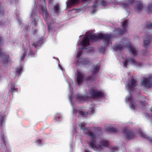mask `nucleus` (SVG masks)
Returning a JSON list of instances; mask_svg holds the SVG:
<instances>
[{
	"instance_id": "nucleus-1",
	"label": "nucleus",
	"mask_w": 152,
	"mask_h": 152,
	"mask_svg": "<svg viewBox=\"0 0 152 152\" xmlns=\"http://www.w3.org/2000/svg\"><path fill=\"white\" fill-rule=\"evenodd\" d=\"M111 37V35L109 34H94L91 32H87L85 37L81 42L80 44L83 47L88 46L89 45L90 40L95 41L98 38H102L105 40L104 44L105 45L108 46V44H106V42L108 43Z\"/></svg>"
},
{
	"instance_id": "nucleus-2",
	"label": "nucleus",
	"mask_w": 152,
	"mask_h": 152,
	"mask_svg": "<svg viewBox=\"0 0 152 152\" xmlns=\"http://www.w3.org/2000/svg\"><path fill=\"white\" fill-rule=\"evenodd\" d=\"M84 123H81L80 124V128L83 130L84 133L88 134L92 137V140L90 141L89 145L94 150L98 151L102 149V147L101 146H97L96 145V141L95 136L94 134H93L90 131L89 129L87 128L85 126Z\"/></svg>"
},
{
	"instance_id": "nucleus-3",
	"label": "nucleus",
	"mask_w": 152,
	"mask_h": 152,
	"mask_svg": "<svg viewBox=\"0 0 152 152\" xmlns=\"http://www.w3.org/2000/svg\"><path fill=\"white\" fill-rule=\"evenodd\" d=\"M141 84L147 88L152 87V79L144 78L141 82Z\"/></svg>"
},
{
	"instance_id": "nucleus-4",
	"label": "nucleus",
	"mask_w": 152,
	"mask_h": 152,
	"mask_svg": "<svg viewBox=\"0 0 152 152\" xmlns=\"http://www.w3.org/2000/svg\"><path fill=\"white\" fill-rule=\"evenodd\" d=\"M126 102H130L129 106L131 109H134L136 108V104L133 101L132 99L131 95L129 94L126 97Z\"/></svg>"
},
{
	"instance_id": "nucleus-5",
	"label": "nucleus",
	"mask_w": 152,
	"mask_h": 152,
	"mask_svg": "<svg viewBox=\"0 0 152 152\" xmlns=\"http://www.w3.org/2000/svg\"><path fill=\"white\" fill-rule=\"evenodd\" d=\"M123 66L124 67H126L127 65L134 64L137 65V62L133 59H130L123 61Z\"/></svg>"
},
{
	"instance_id": "nucleus-6",
	"label": "nucleus",
	"mask_w": 152,
	"mask_h": 152,
	"mask_svg": "<svg viewBox=\"0 0 152 152\" xmlns=\"http://www.w3.org/2000/svg\"><path fill=\"white\" fill-rule=\"evenodd\" d=\"M136 85V81L135 80L132 79L129 83L128 85L126 86V88L128 90L132 89Z\"/></svg>"
},
{
	"instance_id": "nucleus-7",
	"label": "nucleus",
	"mask_w": 152,
	"mask_h": 152,
	"mask_svg": "<svg viewBox=\"0 0 152 152\" xmlns=\"http://www.w3.org/2000/svg\"><path fill=\"white\" fill-rule=\"evenodd\" d=\"M151 37L148 36H146L144 37L143 39V45L146 47L151 42Z\"/></svg>"
},
{
	"instance_id": "nucleus-8",
	"label": "nucleus",
	"mask_w": 152,
	"mask_h": 152,
	"mask_svg": "<svg viewBox=\"0 0 152 152\" xmlns=\"http://www.w3.org/2000/svg\"><path fill=\"white\" fill-rule=\"evenodd\" d=\"M126 42V41H124V43H123L121 42V44L117 46H114L113 47L114 50H121L126 46L125 43Z\"/></svg>"
},
{
	"instance_id": "nucleus-9",
	"label": "nucleus",
	"mask_w": 152,
	"mask_h": 152,
	"mask_svg": "<svg viewBox=\"0 0 152 152\" xmlns=\"http://www.w3.org/2000/svg\"><path fill=\"white\" fill-rule=\"evenodd\" d=\"M127 22L126 20L123 21L122 22V26L123 28V30L121 31L118 32V34H122L126 32L127 27Z\"/></svg>"
},
{
	"instance_id": "nucleus-10",
	"label": "nucleus",
	"mask_w": 152,
	"mask_h": 152,
	"mask_svg": "<svg viewBox=\"0 0 152 152\" xmlns=\"http://www.w3.org/2000/svg\"><path fill=\"white\" fill-rule=\"evenodd\" d=\"M100 4L103 5H105L106 4V1L105 0H97L96 1L95 4L94 6V7H96Z\"/></svg>"
},
{
	"instance_id": "nucleus-11",
	"label": "nucleus",
	"mask_w": 152,
	"mask_h": 152,
	"mask_svg": "<svg viewBox=\"0 0 152 152\" xmlns=\"http://www.w3.org/2000/svg\"><path fill=\"white\" fill-rule=\"evenodd\" d=\"M77 62L78 63H80L83 64H88L89 62V61L86 59L81 58L78 59Z\"/></svg>"
},
{
	"instance_id": "nucleus-12",
	"label": "nucleus",
	"mask_w": 152,
	"mask_h": 152,
	"mask_svg": "<svg viewBox=\"0 0 152 152\" xmlns=\"http://www.w3.org/2000/svg\"><path fill=\"white\" fill-rule=\"evenodd\" d=\"M129 49L134 55H136L137 54V50L134 47L131 46L129 47Z\"/></svg>"
},
{
	"instance_id": "nucleus-13",
	"label": "nucleus",
	"mask_w": 152,
	"mask_h": 152,
	"mask_svg": "<svg viewBox=\"0 0 152 152\" xmlns=\"http://www.w3.org/2000/svg\"><path fill=\"white\" fill-rule=\"evenodd\" d=\"M125 134L127 138L129 139L132 138L133 136V133L129 131H127V132H126Z\"/></svg>"
},
{
	"instance_id": "nucleus-14",
	"label": "nucleus",
	"mask_w": 152,
	"mask_h": 152,
	"mask_svg": "<svg viewBox=\"0 0 152 152\" xmlns=\"http://www.w3.org/2000/svg\"><path fill=\"white\" fill-rule=\"evenodd\" d=\"M77 82L78 84H80L83 80V76L80 73H78L77 75Z\"/></svg>"
},
{
	"instance_id": "nucleus-15",
	"label": "nucleus",
	"mask_w": 152,
	"mask_h": 152,
	"mask_svg": "<svg viewBox=\"0 0 152 152\" xmlns=\"http://www.w3.org/2000/svg\"><path fill=\"white\" fill-rule=\"evenodd\" d=\"M99 66L98 64L94 65L92 69V71L95 74L97 73L99 70Z\"/></svg>"
},
{
	"instance_id": "nucleus-16",
	"label": "nucleus",
	"mask_w": 152,
	"mask_h": 152,
	"mask_svg": "<svg viewBox=\"0 0 152 152\" xmlns=\"http://www.w3.org/2000/svg\"><path fill=\"white\" fill-rule=\"evenodd\" d=\"M8 59L9 56H8L4 55L2 56V61L4 64H7L8 63Z\"/></svg>"
},
{
	"instance_id": "nucleus-17",
	"label": "nucleus",
	"mask_w": 152,
	"mask_h": 152,
	"mask_svg": "<svg viewBox=\"0 0 152 152\" xmlns=\"http://www.w3.org/2000/svg\"><path fill=\"white\" fill-rule=\"evenodd\" d=\"M144 6L141 3H139L137 6V10L138 12H140L143 9Z\"/></svg>"
},
{
	"instance_id": "nucleus-18",
	"label": "nucleus",
	"mask_w": 152,
	"mask_h": 152,
	"mask_svg": "<svg viewBox=\"0 0 152 152\" xmlns=\"http://www.w3.org/2000/svg\"><path fill=\"white\" fill-rule=\"evenodd\" d=\"M129 3L126 4V3H124L123 5V7L124 8H126L128 7L129 5L131 4L134 2V0H128Z\"/></svg>"
},
{
	"instance_id": "nucleus-19",
	"label": "nucleus",
	"mask_w": 152,
	"mask_h": 152,
	"mask_svg": "<svg viewBox=\"0 0 152 152\" xmlns=\"http://www.w3.org/2000/svg\"><path fill=\"white\" fill-rule=\"evenodd\" d=\"M146 11L150 12L152 11V4L151 3L148 4L147 8L145 9Z\"/></svg>"
},
{
	"instance_id": "nucleus-20",
	"label": "nucleus",
	"mask_w": 152,
	"mask_h": 152,
	"mask_svg": "<svg viewBox=\"0 0 152 152\" xmlns=\"http://www.w3.org/2000/svg\"><path fill=\"white\" fill-rule=\"evenodd\" d=\"M77 98L80 100H86V97L80 95H78Z\"/></svg>"
},
{
	"instance_id": "nucleus-21",
	"label": "nucleus",
	"mask_w": 152,
	"mask_h": 152,
	"mask_svg": "<svg viewBox=\"0 0 152 152\" xmlns=\"http://www.w3.org/2000/svg\"><path fill=\"white\" fill-rule=\"evenodd\" d=\"M100 143L103 146H107L108 145V143L107 142L105 141H103L102 142H100Z\"/></svg>"
},
{
	"instance_id": "nucleus-22",
	"label": "nucleus",
	"mask_w": 152,
	"mask_h": 152,
	"mask_svg": "<svg viewBox=\"0 0 152 152\" xmlns=\"http://www.w3.org/2000/svg\"><path fill=\"white\" fill-rule=\"evenodd\" d=\"M0 137L1 140L2 141H3V142L4 143V145H5V139L4 137L3 134H1V135H0Z\"/></svg>"
},
{
	"instance_id": "nucleus-23",
	"label": "nucleus",
	"mask_w": 152,
	"mask_h": 152,
	"mask_svg": "<svg viewBox=\"0 0 152 152\" xmlns=\"http://www.w3.org/2000/svg\"><path fill=\"white\" fill-rule=\"evenodd\" d=\"M59 9V6L58 5H56L54 6V11L57 12V11H58Z\"/></svg>"
},
{
	"instance_id": "nucleus-24",
	"label": "nucleus",
	"mask_w": 152,
	"mask_h": 152,
	"mask_svg": "<svg viewBox=\"0 0 152 152\" xmlns=\"http://www.w3.org/2000/svg\"><path fill=\"white\" fill-rule=\"evenodd\" d=\"M23 68L21 67H20L18 69V70L17 71V72L18 73L20 74L22 72Z\"/></svg>"
},
{
	"instance_id": "nucleus-25",
	"label": "nucleus",
	"mask_w": 152,
	"mask_h": 152,
	"mask_svg": "<svg viewBox=\"0 0 152 152\" xmlns=\"http://www.w3.org/2000/svg\"><path fill=\"white\" fill-rule=\"evenodd\" d=\"M42 9L43 11V14H45V15H47V10L45 7H44L43 8H42Z\"/></svg>"
},
{
	"instance_id": "nucleus-26",
	"label": "nucleus",
	"mask_w": 152,
	"mask_h": 152,
	"mask_svg": "<svg viewBox=\"0 0 152 152\" xmlns=\"http://www.w3.org/2000/svg\"><path fill=\"white\" fill-rule=\"evenodd\" d=\"M84 48L83 47L82 48V49ZM82 49H81L80 50L79 52L77 53V57L78 58L80 56V55L81 54V52H82Z\"/></svg>"
},
{
	"instance_id": "nucleus-27",
	"label": "nucleus",
	"mask_w": 152,
	"mask_h": 152,
	"mask_svg": "<svg viewBox=\"0 0 152 152\" xmlns=\"http://www.w3.org/2000/svg\"><path fill=\"white\" fill-rule=\"evenodd\" d=\"M88 79L90 81H93L94 79V76H90L88 77Z\"/></svg>"
},
{
	"instance_id": "nucleus-28",
	"label": "nucleus",
	"mask_w": 152,
	"mask_h": 152,
	"mask_svg": "<svg viewBox=\"0 0 152 152\" xmlns=\"http://www.w3.org/2000/svg\"><path fill=\"white\" fill-rule=\"evenodd\" d=\"M101 93L99 92H96V93L93 94L92 95V96H94V95H96L97 96H99L101 95Z\"/></svg>"
},
{
	"instance_id": "nucleus-29",
	"label": "nucleus",
	"mask_w": 152,
	"mask_h": 152,
	"mask_svg": "<svg viewBox=\"0 0 152 152\" xmlns=\"http://www.w3.org/2000/svg\"><path fill=\"white\" fill-rule=\"evenodd\" d=\"M118 148L117 147L113 148L112 150V151L113 152H116L118 150Z\"/></svg>"
},
{
	"instance_id": "nucleus-30",
	"label": "nucleus",
	"mask_w": 152,
	"mask_h": 152,
	"mask_svg": "<svg viewBox=\"0 0 152 152\" xmlns=\"http://www.w3.org/2000/svg\"><path fill=\"white\" fill-rule=\"evenodd\" d=\"M4 14L3 10L1 7H0V15H3Z\"/></svg>"
},
{
	"instance_id": "nucleus-31",
	"label": "nucleus",
	"mask_w": 152,
	"mask_h": 152,
	"mask_svg": "<svg viewBox=\"0 0 152 152\" xmlns=\"http://www.w3.org/2000/svg\"><path fill=\"white\" fill-rule=\"evenodd\" d=\"M16 89V88L15 87H12L11 88V90L13 91H15V90Z\"/></svg>"
},
{
	"instance_id": "nucleus-32",
	"label": "nucleus",
	"mask_w": 152,
	"mask_h": 152,
	"mask_svg": "<svg viewBox=\"0 0 152 152\" xmlns=\"http://www.w3.org/2000/svg\"><path fill=\"white\" fill-rule=\"evenodd\" d=\"M81 114H82L83 115H84L85 114H87V113L86 112H82L80 113Z\"/></svg>"
},
{
	"instance_id": "nucleus-33",
	"label": "nucleus",
	"mask_w": 152,
	"mask_h": 152,
	"mask_svg": "<svg viewBox=\"0 0 152 152\" xmlns=\"http://www.w3.org/2000/svg\"><path fill=\"white\" fill-rule=\"evenodd\" d=\"M110 130L112 131H115V129H114V128H112V127H111L110 128Z\"/></svg>"
},
{
	"instance_id": "nucleus-34",
	"label": "nucleus",
	"mask_w": 152,
	"mask_h": 152,
	"mask_svg": "<svg viewBox=\"0 0 152 152\" xmlns=\"http://www.w3.org/2000/svg\"><path fill=\"white\" fill-rule=\"evenodd\" d=\"M41 142L40 140H37V141H36V143H39V142Z\"/></svg>"
},
{
	"instance_id": "nucleus-35",
	"label": "nucleus",
	"mask_w": 152,
	"mask_h": 152,
	"mask_svg": "<svg viewBox=\"0 0 152 152\" xmlns=\"http://www.w3.org/2000/svg\"><path fill=\"white\" fill-rule=\"evenodd\" d=\"M2 42L1 40V39L0 38V44H2Z\"/></svg>"
},
{
	"instance_id": "nucleus-36",
	"label": "nucleus",
	"mask_w": 152,
	"mask_h": 152,
	"mask_svg": "<svg viewBox=\"0 0 152 152\" xmlns=\"http://www.w3.org/2000/svg\"><path fill=\"white\" fill-rule=\"evenodd\" d=\"M69 99H70V101L71 102V101H72V99H72V98L71 97H70L69 96Z\"/></svg>"
},
{
	"instance_id": "nucleus-37",
	"label": "nucleus",
	"mask_w": 152,
	"mask_h": 152,
	"mask_svg": "<svg viewBox=\"0 0 152 152\" xmlns=\"http://www.w3.org/2000/svg\"><path fill=\"white\" fill-rule=\"evenodd\" d=\"M90 50H93V48H90Z\"/></svg>"
},
{
	"instance_id": "nucleus-38",
	"label": "nucleus",
	"mask_w": 152,
	"mask_h": 152,
	"mask_svg": "<svg viewBox=\"0 0 152 152\" xmlns=\"http://www.w3.org/2000/svg\"><path fill=\"white\" fill-rule=\"evenodd\" d=\"M86 152H90L88 150L86 151Z\"/></svg>"
},
{
	"instance_id": "nucleus-39",
	"label": "nucleus",
	"mask_w": 152,
	"mask_h": 152,
	"mask_svg": "<svg viewBox=\"0 0 152 152\" xmlns=\"http://www.w3.org/2000/svg\"><path fill=\"white\" fill-rule=\"evenodd\" d=\"M24 57H25V55H23L22 57H23L24 58Z\"/></svg>"
},
{
	"instance_id": "nucleus-40",
	"label": "nucleus",
	"mask_w": 152,
	"mask_h": 152,
	"mask_svg": "<svg viewBox=\"0 0 152 152\" xmlns=\"http://www.w3.org/2000/svg\"><path fill=\"white\" fill-rule=\"evenodd\" d=\"M149 26H152V24H150L149 25Z\"/></svg>"
},
{
	"instance_id": "nucleus-41",
	"label": "nucleus",
	"mask_w": 152,
	"mask_h": 152,
	"mask_svg": "<svg viewBox=\"0 0 152 152\" xmlns=\"http://www.w3.org/2000/svg\"><path fill=\"white\" fill-rule=\"evenodd\" d=\"M82 37V35H80V37H79V38H81Z\"/></svg>"
},
{
	"instance_id": "nucleus-42",
	"label": "nucleus",
	"mask_w": 152,
	"mask_h": 152,
	"mask_svg": "<svg viewBox=\"0 0 152 152\" xmlns=\"http://www.w3.org/2000/svg\"><path fill=\"white\" fill-rule=\"evenodd\" d=\"M33 45H34L35 47H36V45H35V44H33Z\"/></svg>"
},
{
	"instance_id": "nucleus-43",
	"label": "nucleus",
	"mask_w": 152,
	"mask_h": 152,
	"mask_svg": "<svg viewBox=\"0 0 152 152\" xmlns=\"http://www.w3.org/2000/svg\"><path fill=\"white\" fill-rule=\"evenodd\" d=\"M119 31V29H117V31Z\"/></svg>"
},
{
	"instance_id": "nucleus-44",
	"label": "nucleus",
	"mask_w": 152,
	"mask_h": 152,
	"mask_svg": "<svg viewBox=\"0 0 152 152\" xmlns=\"http://www.w3.org/2000/svg\"><path fill=\"white\" fill-rule=\"evenodd\" d=\"M92 13H94V11H92Z\"/></svg>"
},
{
	"instance_id": "nucleus-45",
	"label": "nucleus",
	"mask_w": 152,
	"mask_h": 152,
	"mask_svg": "<svg viewBox=\"0 0 152 152\" xmlns=\"http://www.w3.org/2000/svg\"><path fill=\"white\" fill-rule=\"evenodd\" d=\"M141 136L142 137H144V135H141Z\"/></svg>"
},
{
	"instance_id": "nucleus-46",
	"label": "nucleus",
	"mask_w": 152,
	"mask_h": 152,
	"mask_svg": "<svg viewBox=\"0 0 152 152\" xmlns=\"http://www.w3.org/2000/svg\"><path fill=\"white\" fill-rule=\"evenodd\" d=\"M60 69H61V70H62V68H61V67H60Z\"/></svg>"
}]
</instances>
